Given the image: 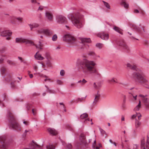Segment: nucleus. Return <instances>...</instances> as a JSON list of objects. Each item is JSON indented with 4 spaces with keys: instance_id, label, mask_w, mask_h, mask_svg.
Instances as JSON below:
<instances>
[{
    "instance_id": "3c124183",
    "label": "nucleus",
    "mask_w": 149,
    "mask_h": 149,
    "mask_svg": "<svg viewBox=\"0 0 149 149\" xmlns=\"http://www.w3.org/2000/svg\"><path fill=\"white\" fill-rule=\"evenodd\" d=\"M65 73V72L64 70H61L60 72V74L62 76H63L64 75Z\"/></svg>"
},
{
    "instance_id": "09e8293b",
    "label": "nucleus",
    "mask_w": 149,
    "mask_h": 149,
    "mask_svg": "<svg viewBox=\"0 0 149 149\" xmlns=\"http://www.w3.org/2000/svg\"><path fill=\"white\" fill-rule=\"evenodd\" d=\"M57 38V36L55 34L54 35L52 38V40L54 41H55L56 40Z\"/></svg>"
},
{
    "instance_id": "4d7b16f0",
    "label": "nucleus",
    "mask_w": 149,
    "mask_h": 149,
    "mask_svg": "<svg viewBox=\"0 0 149 149\" xmlns=\"http://www.w3.org/2000/svg\"><path fill=\"white\" fill-rule=\"evenodd\" d=\"M134 13H139V11L137 9H134Z\"/></svg>"
},
{
    "instance_id": "bb28decb",
    "label": "nucleus",
    "mask_w": 149,
    "mask_h": 149,
    "mask_svg": "<svg viewBox=\"0 0 149 149\" xmlns=\"http://www.w3.org/2000/svg\"><path fill=\"white\" fill-rule=\"evenodd\" d=\"M121 4L122 5L124 6L125 8H127L129 7V4L124 1H122Z\"/></svg>"
},
{
    "instance_id": "20e7f679",
    "label": "nucleus",
    "mask_w": 149,
    "mask_h": 149,
    "mask_svg": "<svg viewBox=\"0 0 149 149\" xmlns=\"http://www.w3.org/2000/svg\"><path fill=\"white\" fill-rule=\"evenodd\" d=\"M147 95L145 96L140 94L138 96L134 95L132 93H129V98L133 101H138L139 102H149V99L146 97Z\"/></svg>"
},
{
    "instance_id": "a18cd8bd",
    "label": "nucleus",
    "mask_w": 149,
    "mask_h": 149,
    "mask_svg": "<svg viewBox=\"0 0 149 149\" xmlns=\"http://www.w3.org/2000/svg\"><path fill=\"white\" fill-rule=\"evenodd\" d=\"M133 28L136 29L137 31H139V28L135 24H133L132 25Z\"/></svg>"
},
{
    "instance_id": "774afa93",
    "label": "nucleus",
    "mask_w": 149,
    "mask_h": 149,
    "mask_svg": "<svg viewBox=\"0 0 149 149\" xmlns=\"http://www.w3.org/2000/svg\"><path fill=\"white\" fill-rule=\"evenodd\" d=\"M3 59L2 58H0V64L2 63H3Z\"/></svg>"
},
{
    "instance_id": "6e6552de",
    "label": "nucleus",
    "mask_w": 149,
    "mask_h": 149,
    "mask_svg": "<svg viewBox=\"0 0 149 149\" xmlns=\"http://www.w3.org/2000/svg\"><path fill=\"white\" fill-rule=\"evenodd\" d=\"M1 72L3 77L5 78V80L7 81H9L11 80V77L10 74H6V69L4 67H2L1 69Z\"/></svg>"
},
{
    "instance_id": "37998d69",
    "label": "nucleus",
    "mask_w": 149,
    "mask_h": 149,
    "mask_svg": "<svg viewBox=\"0 0 149 149\" xmlns=\"http://www.w3.org/2000/svg\"><path fill=\"white\" fill-rule=\"evenodd\" d=\"M66 147L68 149H72V146L71 143H68L66 145Z\"/></svg>"
},
{
    "instance_id": "a878e982",
    "label": "nucleus",
    "mask_w": 149,
    "mask_h": 149,
    "mask_svg": "<svg viewBox=\"0 0 149 149\" xmlns=\"http://www.w3.org/2000/svg\"><path fill=\"white\" fill-rule=\"evenodd\" d=\"M99 130L102 136H104L105 138H107V136L105 131L102 129H101V128H99Z\"/></svg>"
},
{
    "instance_id": "79ce46f5",
    "label": "nucleus",
    "mask_w": 149,
    "mask_h": 149,
    "mask_svg": "<svg viewBox=\"0 0 149 149\" xmlns=\"http://www.w3.org/2000/svg\"><path fill=\"white\" fill-rule=\"evenodd\" d=\"M88 54L89 55L95 56V53L93 52H90L88 53Z\"/></svg>"
},
{
    "instance_id": "052dcab7",
    "label": "nucleus",
    "mask_w": 149,
    "mask_h": 149,
    "mask_svg": "<svg viewBox=\"0 0 149 149\" xmlns=\"http://www.w3.org/2000/svg\"><path fill=\"white\" fill-rule=\"evenodd\" d=\"M137 116V115H136V114L133 115L132 116V119H134V118H135Z\"/></svg>"
},
{
    "instance_id": "b1692460",
    "label": "nucleus",
    "mask_w": 149,
    "mask_h": 149,
    "mask_svg": "<svg viewBox=\"0 0 149 149\" xmlns=\"http://www.w3.org/2000/svg\"><path fill=\"white\" fill-rule=\"evenodd\" d=\"M145 137L142 136L141 139V147L142 148L144 147L145 144Z\"/></svg>"
},
{
    "instance_id": "f704fd0d",
    "label": "nucleus",
    "mask_w": 149,
    "mask_h": 149,
    "mask_svg": "<svg viewBox=\"0 0 149 149\" xmlns=\"http://www.w3.org/2000/svg\"><path fill=\"white\" fill-rule=\"evenodd\" d=\"M86 97V96H85V97H82L81 98H78L77 100H76V101H74V102H83L84 100H85Z\"/></svg>"
},
{
    "instance_id": "4c0bfd02",
    "label": "nucleus",
    "mask_w": 149,
    "mask_h": 149,
    "mask_svg": "<svg viewBox=\"0 0 149 149\" xmlns=\"http://www.w3.org/2000/svg\"><path fill=\"white\" fill-rule=\"evenodd\" d=\"M46 148L47 149H54L55 148V147L53 145H51L49 144L46 146Z\"/></svg>"
},
{
    "instance_id": "412c9836",
    "label": "nucleus",
    "mask_w": 149,
    "mask_h": 149,
    "mask_svg": "<svg viewBox=\"0 0 149 149\" xmlns=\"http://www.w3.org/2000/svg\"><path fill=\"white\" fill-rule=\"evenodd\" d=\"M53 32L49 29H45L44 34L47 36H51L53 34Z\"/></svg>"
},
{
    "instance_id": "f257e3e1",
    "label": "nucleus",
    "mask_w": 149,
    "mask_h": 149,
    "mask_svg": "<svg viewBox=\"0 0 149 149\" xmlns=\"http://www.w3.org/2000/svg\"><path fill=\"white\" fill-rule=\"evenodd\" d=\"M95 65L94 61H89L86 59H78L77 61V66L84 74L95 73L98 77H100V73L95 67Z\"/></svg>"
},
{
    "instance_id": "cd10ccee",
    "label": "nucleus",
    "mask_w": 149,
    "mask_h": 149,
    "mask_svg": "<svg viewBox=\"0 0 149 149\" xmlns=\"http://www.w3.org/2000/svg\"><path fill=\"white\" fill-rule=\"evenodd\" d=\"M141 122H140L137 120H136L135 122V126L136 129H137L141 125Z\"/></svg>"
},
{
    "instance_id": "4be33fe9",
    "label": "nucleus",
    "mask_w": 149,
    "mask_h": 149,
    "mask_svg": "<svg viewBox=\"0 0 149 149\" xmlns=\"http://www.w3.org/2000/svg\"><path fill=\"white\" fill-rule=\"evenodd\" d=\"M94 88L96 89H100L101 87V85L100 83L98 82L97 83H94L93 84Z\"/></svg>"
},
{
    "instance_id": "393cba45",
    "label": "nucleus",
    "mask_w": 149,
    "mask_h": 149,
    "mask_svg": "<svg viewBox=\"0 0 149 149\" xmlns=\"http://www.w3.org/2000/svg\"><path fill=\"white\" fill-rule=\"evenodd\" d=\"M113 29L114 30L118 32L121 35L123 34V33L122 32V30L119 27L117 26H115L114 27Z\"/></svg>"
},
{
    "instance_id": "5fc2aeb1",
    "label": "nucleus",
    "mask_w": 149,
    "mask_h": 149,
    "mask_svg": "<svg viewBox=\"0 0 149 149\" xmlns=\"http://www.w3.org/2000/svg\"><path fill=\"white\" fill-rule=\"evenodd\" d=\"M56 82L57 83V84L59 85H61L62 84V81L60 80H57L56 81Z\"/></svg>"
},
{
    "instance_id": "680f3d73",
    "label": "nucleus",
    "mask_w": 149,
    "mask_h": 149,
    "mask_svg": "<svg viewBox=\"0 0 149 149\" xmlns=\"http://www.w3.org/2000/svg\"><path fill=\"white\" fill-rule=\"evenodd\" d=\"M139 13L143 15H144L145 14V13L142 10H141L140 12H139Z\"/></svg>"
},
{
    "instance_id": "f8f14e48",
    "label": "nucleus",
    "mask_w": 149,
    "mask_h": 149,
    "mask_svg": "<svg viewBox=\"0 0 149 149\" xmlns=\"http://www.w3.org/2000/svg\"><path fill=\"white\" fill-rule=\"evenodd\" d=\"M81 41L82 43L84 44V45L85 48L88 49L89 47L87 43L90 42L91 40L89 38H82L81 39Z\"/></svg>"
},
{
    "instance_id": "e2e57ef3",
    "label": "nucleus",
    "mask_w": 149,
    "mask_h": 149,
    "mask_svg": "<svg viewBox=\"0 0 149 149\" xmlns=\"http://www.w3.org/2000/svg\"><path fill=\"white\" fill-rule=\"evenodd\" d=\"M40 95V94L37 93H34L33 94V95L34 96H38Z\"/></svg>"
},
{
    "instance_id": "c85d7f7f",
    "label": "nucleus",
    "mask_w": 149,
    "mask_h": 149,
    "mask_svg": "<svg viewBox=\"0 0 149 149\" xmlns=\"http://www.w3.org/2000/svg\"><path fill=\"white\" fill-rule=\"evenodd\" d=\"M141 103H139V104L137 105L134 109V110L135 111H138L141 108Z\"/></svg>"
},
{
    "instance_id": "69168bd1",
    "label": "nucleus",
    "mask_w": 149,
    "mask_h": 149,
    "mask_svg": "<svg viewBox=\"0 0 149 149\" xmlns=\"http://www.w3.org/2000/svg\"><path fill=\"white\" fill-rule=\"evenodd\" d=\"M23 123L26 125H27L29 124L28 122L26 121H24L23 122Z\"/></svg>"
},
{
    "instance_id": "a19ab883",
    "label": "nucleus",
    "mask_w": 149,
    "mask_h": 149,
    "mask_svg": "<svg viewBox=\"0 0 149 149\" xmlns=\"http://www.w3.org/2000/svg\"><path fill=\"white\" fill-rule=\"evenodd\" d=\"M117 80V79L115 78H113L112 79L109 80V81L110 82H113L116 83H117V82L116 81Z\"/></svg>"
},
{
    "instance_id": "7c9ffc66",
    "label": "nucleus",
    "mask_w": 149,
    "mask_h": 149,
    "mask_svg": "<svg viewBox=\"0 0 149 149\" xmlns=\"http://www.w3.org/2000/svg\"><path fill=\"white\" fill-rule=\"evenodd\" d=\"M13 19L14 20V22H15L16 20H18L19 21L21 22L23 18L21 17H13Z\"/></svg>"
},
{
    "instance_id": "c756f323",
    "label": "nucleus",
    "mask_w": 149,
    "mask_h": 149,
    "mask_svg": "<svg viewBox=\"0 0 149 149\" xmlns=\"http://www.w3.org/2000/svg\"><path fill=\"white\" fill-rule=\"evenodd\" d=\"M87 81L84 79H83L82 80H80L78 81V83H81V85H84L87 82Z\"/></svg>"
},
{
    "instance_id": "7ed1b4c3",
    "label": "nucleus",
    "mask_w": 149,
    "mask_h": 149,
    "mask_svg": "<svg viewBox=\"0 0 149 149\" xmlns=\"http://www.w3.org/2000/svg\"><path fill=\"white\" fill-rule=\"evenodd\" d=\"M6 118L9 123V127L10 129L15 130L17 131L21 130V127L17 122L13 114L9 110L7 111Z\"/></svg>"
},
{
    "instance_id": "5701e85b",
    "label": "nucleus",
    "mask_w": 149,
    "mask_h": 149,
    "mask_svg": "<svg viewBox=\"0 0 149 149\" xmlns=\"http://www.w3.org/2000/svg\"><path fill=\"white\" fill-rule=\"evenodd\" d=\"M29 25L30 27L31 30H32V29L34 28L38 27L39 26V24L36 23H34L32 24H29Z\"/></svg>"
},
{
    "instance_id": "1a4fd4ad",
    "label": "nucleus",
    "mask_w": 149,
    "mask_h": 149,
    "mask_svg": "<svg viewBox=\"0 0 149 149\" xmlns=\"http://www.w3.org/2000/svg\"><path fill=\"white\" fill-rule=\"evenodd\" d=\"M57 21L58 23L60 24H65L67 23V19L66 18L61 15H57L56 17Z\"/></svg>"
},
{
    "instance_id": "c9c22d12",
    "label": "nucleus",
    "mask_w": 149,
    "mask_h": 149,
    "mask_svg": "<svg viewBox=\"0 0 149 149\" xmlns=\"http://www.w3.org/2000/svg\"><path fill=\"white\" fill-rule=\"evenodd\" d=\"M128 141L127 140H125V143L124 145L128 149H130V144L128 142H128Z\"/></svg>"
},
{
    "instance_id": "6ab92c4d",
    "label": "nucleus",
    "mask_w": 149,
    "mask_h": 149,
    "mask_svg": "<svg viewBox=\"0 0 149 149\" xmlns=\"http://www.w3.org/2000/svg\"><path fill=\"white\" fill-rule=\"evenodd\" d=\"M32 42L33 43L29 44H31V45L35 46L37 49H42V47H43V45L40 41L39 42V44L38 45L35 44L33 41H32Z\"/></svg>"
},
{
    "instance_id": "2eb2a0df",
    "label": "nucleus",
    "mask_w": 149,
    "mask_h": 149,
    "mask_svg": "<svg viewBox=\"0 0 149 149\" xmlns=\"http://www.w3.org/2000/svg\"><path fill=\"white\" fill-rule=\"evenodd\" d=\"M45 17L49 21H52L53 19L52 14L50 12L47 11L45 12Z\"/></svg>"
},
{
    "instance_id": "49530a36",
    "label": "nucleus",
    "mask_w": 149,
    "mask_h": 149,
    "mask_svg": "<svg viewBox=\"0 0 149 149\" xmlns=\"http://www.w3.org/2000/svg\"><path fill=\"white\" fill-rule=\"evenodd\" d=\"M46 64V65L47 66H48V67H52V65L51 63L48 60L47 61Z\"/></svg>"
},
{
    "instance_id": "603ef678",
    "label": "nucleus",
    "mask_w": 149,
    "mask_h": 149,
    "mask_svg": "<svg viewBox=\"0 0 149 149\" xmlns=\"http://www.w3.org/2000/svg\"><path fill=\"white\" fill-rule=\"evenodd\" d=\"M31 105L29 104H28L26 106V108L28 110H29L30 108L31 107Z\"/></svg>"
},
{
    "instance_id": "423d86ee",
    "label": "nucleus",
    "mask_w": 149,
    "mask_h": 149,
    "mask_svg": "<svg viewBox=\"0 0 149 149\" xmlns=\"http://www.w3.org/2000/svg\"><path fill=\"white\" fill-rule=\"evenodd\" d=\"M9 143L7 142L6 136H0V147L1 149H7Z\"/></svg>"
},
{
    "instance_id": "6e6d98bb",
    "label": "nucleus",
    "mask_w": 149,
    "mask_h": 149,
    "mask_svg": "<svg viewBox=\"0 0 149 149\" xmlns=\"http://www.w3.org/2000/svg\"><path fill=\"white\" fill-rule=\"evenodd\" d=\"M44 7H43L42 6H40L39 7L38 10H42L43 9Z\"/></svg>"
},
{
    "instance_id": "aec40b11",
    "label": "nucleus",
    "mask_w": 149,
    "mask_h": 149,
    "mask_svg": "<svg viewBox=\"0 0 149 149\" xmlns=\"http://www.w3.org/2000/svg\"><path fill=\"white\" fill-rule=\"evenodd\" d=\"M38 52L35 55V58L38 60H43L44 59V58L40 54H38Z\"/></svg>"
},
{
    "instance_id": "bf43d9fd",
    "label": "nucleus",
    "mask_w": 149,
    "mask_h": 149,
    "mask_svg": "<svg viewBox=\"0 0 149 149\" xmlns=\"http://www.w3.org/2000/svg\"><path fill=\"white\" fill-rule=\"evenodd\" d=\"M96 144V140H95L94 141V144H93L92 147L93 149L95 148V145Z\"/></svg>"
},
{
    "instance_id": "de8ad7c7",
    "label": "nucleus",
    "mask_w": 149,
    "mask_h": 149,
    "mask_svg": "<svg viewBox=\"0 0 149 149\" xmlns=\"http://www.w3.org/2000/svg\"><path fill=\"white\" fill-rule=\"evenodd\" d=\"M38 75L40 77H45L46 78H47L48 77L44 75L43 74H41L39 72L37 73Z\"/></svg>"
},
{
    "instance_id": "58836bf2",
    "label": "nucleus",
    "mask_w": 149,
    "mask_h": 149,
    "mask_svg": "<svg viewBox=\"0 0 149 149\" xmlns=\"http://www.w3.org/2000/svg\"><path fill=\"white\" fill-rule=\"evenodd\" d=\"M103 45L102 43H97L96 45V47L99 48V49H101L103 47Z\"/></svg>"
},
{
    "instance_id": "8fccbe9b",
    "label": "nucleus",
    "mask_w": 149,
    "mask_h": 149,
    "mask_svg": "<svg viewBox=\"0 0 149 149\" xmlns=\"http://www.w3.org/2000/svg\"><path fill=\"white\" fill-rule=\"evenodd\" d=\"M80 145L81 144L80 143H77L75 145V146L76 147V148L77 149H80Z\"/></svg>"
},
{
    "instance_id": "864d4df0",
    "label": "nucleus",
    "mask_w": 149,
    "mask_h": 149,
    "mask_svg": "<svg viewBox=\"0 0 149 149\" xmlns=\"http://www.w3.org/2000/svg\"><path fill=\"white\" fill-rule=\"evenodd\" d=\"M136 115H137V116L138 117V119L139 120L140 119L141 117V114L140 113H136Z\"/></svg>"
},
{
    "instance_id": "e433bc0d",
    "label": "nucleus",
    "mask_w": 149,
    "mask_h": 149,
    "mask_svg": "<svg viewBox=\"0 0 149 149\" xmlns=\"http://www.w3.org/2000/svg\"><path fill=\"white\" fill-rule=\"evenodd\" d=\"M88 116V115L86 113H84L80 116V118L82 119H84Z\"/></svg>"
},
{
    "instance_id": "338daca9",
    "label": "nucleus",
    "mask_w": 149,
    "mask_h": 149,
    "mask_svg": "<svg viewBox=\"0 0 149 149\" xmlns=\"http://www.w3.org/2000/svg\"><path fill=\"white\" fill-rule=\"evenodd\" d=\"M35 111H36V109H33L32 110V112L33 113V115H35L36 113H35Z\"/></svg>"
},
{
    "instance_id": "4468645a",
    "label": "nucleus",
    "mask_w": 149,
    "mask_h": 149,
    "mask_svg": "<svg viewBox=\"0 0 149 149\" xmlns=\"http://www.w3.org/2000/svg\"><path fill=\"white\" fill-rule=\"evenodd\" d=\"M80 136L82 138V139H80L81 142L86 147H87L88 144L86 140L85 135L84 134H80Z\"/></svg>"
},
{
    "instance_id": "473e14b6",
    "label": "nucleus",
    "mask_w": 149,
    "mask_h": 149,
    "mask_svg": "<svg viewBox=\"0 0 149 149\" xmlns=\"http://www.w3.org/2000/svg\"><path fill=\"white\" fill-rule=\"evenodd\" d=\"M100 95L98 93L97 94V95L95 96L94 101L93 102H97L99 101V100L100 99Z\"/></svg>"
},
{
    "instance_id": "a211bd4d",
    "label": "nucleus",
    "mask_w": 149,
    "mask_h": 149,
    "mask_svg": "<svg viewBox=\"0 0 149 149\" xmlns=\"http://www.w3.org/2000/svg\"><path fill=\"white\" fill-rule=\"evenodd\" d=\"M48 131L50 134L52 135H56L58 134V132L55 129L49 128L48 129Z\"/></svg>"
},
{
    "instance_id": "9d476101",
    "label": "nucleus",
    "mask_w": 149,
    "mask_h": 149,
    "mask_svg": "<svg viewBox=\"0 0 149 149\" xmlns=\"http://www.w3.org/2000/svg\"><path fill=\"white\" fill-rule=\"evenodd\" d=\"M118 44L126 52H128L129 50V48L124 41L123 40H120L118 42Z\"/></svg>"
},
{
    "instance_id": "f3484780",
    "label": "nucleus",
    "mask_w": 149,
    "mask_h": 149,
    "mask_svg": "<svg viewBox=\"0 0 149 149\" xmlns=\"http://www.w3.org/2000/svg\"><path fill=\"white\" fill-rule=\"evenodd\" d=\"M100 37L102 39L105 40H107L109 39V34L104 32L101 33L100 34Z\"/></svg>"
},
{
    "instance_id": "9b49d317",
    "label": "nucleus",
    "mask_w": 149,
    "mask_h": 149,
    "mask_svg": "<svg viewBox=\"0 0 149 149\" xmlns=\"http://www.w3.org/2000/svg\"><path fill=\"white\" fill-rule=\"evenodd\" d=\"M15 42L17 43H25L26 44L33 43L31 40L23 39L22 38H16L15 39Z\"/></svg>"
},
{
    "instance_id": "dca6fc26",
    "label": "nucleus",
    "mask_w": 149,
    "mask_h": 149,
    "mask_svg": "<svg viewBox=\"0 0 149 149\" xmlns=\"http://www.w3.org/2000/svg\"><path fill=\"white\" fill-rule=\"evenodd\" d=\"M12 32L9 30H5L1 33V35L3 36H10L12 35Z\"/></svg>"
},
{
    "instance_id": "39448f33",
    "label": "nucleus",
    "mask_w": 149,
    "mask_h": 149,
    "mask_svg": "<svg viewBox=\"0 0 149 149\" xmlns=\"http://www.w3.org/2000/svg\"><path fill=\"white\" fill-rule=\"evenodd\" d=\"M82 17V15L79 13L71 15V18L72 22L78 28H80L83 26L81 20Z\"/></svg>"
},
{
    "instance_id": "ddd939ff",
    "label": "nucleus",
    "mask_w": 149,
    "mask_h": 149,
    "mask_svg": "<svg viewBox=\"0 0 149 149\" xmlns=\"http://www.w3.org/2000/svg\"><path fill=\"white\" fill-rule=\"evenodd\" d=\"M33 143L29 145V148L28 149H42V147L38 145L33 141H32Z\"/></svg>"
},
{
    "instance_id": "ea45409f",
    "label": "nucleus",
    "mask_w": 149,
    "mask_h": 149,
    "mask_svg": "<svg viewBox=\"0 0 149 149\" xmlns=\"http://www.w3.org/2000/svg\"><path fill=\"white\" fill-rule=\"evenodd\" d=\"M7 63L11 65H15V63L13 61L11 60H8L7 61Z\"/></svg>"
},
{
    "instance_id": "2f4dec72",
    "label": "nucleus",
    "mask_w": 149,
    "mask_h": 149,
    "mask_svg": "<svg viewBox=\"0 0 149 149\" xmlns=\"http://www.w3.org/2000/svg\"><path fill=\"white\" fill-rule=\"evenodd\" d=\"M45 29H41L37 31V33L38 34H44Z\"/></svg>"
},
{
    "instance_id": "72a5a7b5",
    "label": "nucleus",
    "mask_w": 149,
    "mask_h": 149,
    "mask_svg": "<svg viewBox=\"0 0 149 149\" xmlns=\"http://www.w3.org/2000/svg\"><path fill=\"white\" fill-rule=\"evenodd\" d=\"M102 2L103 3L104 6L108 9H110V6L109 4L104 1H103Z\"/></svg>"
},
{
    "instance_id": "13d9d810",
    "label": "nucleus",
    "mask_w": 149,
    "mask_h": 149,
    "mask_svg": "<svg viewBox=\"0 0 149 149\" xmlns=\"http://www.w3.org/2000/svg\"><path fill=\"white\" fill-rule=\"evenodd\" d=\"M145 105L147 108H149V103H145Z\"/></svg>"
},
{
    "instance_id": "0eeeda50",
    "label": "nucleus",
    "mask_w": 149,
    "mask_h": 149,
    "mask_svg": "<svg viewBox=\"0 0 149 149\" xmlns=\"http://www.w3.org/2000/svg\"><path fill=\"white\" fill-rule=\"evenodd\" d=\"M75 38L70 34H66L63 37V40L64 41L69 42V43L73 44L75 41Z\"/></svg>"
},
{
    "instance_id": "0e129e2a",
    "label": "nucleus",
    "mask_w": 149,
    "mask_h": 149,
    "mask_svg": "<svg viewBox=\"0 0 149 149\" xmlns=\"http://www.w3.org/2000/svg\"><path fill=\"white\" fill-rule=\"evenodd\" d=\"M134 145L136 147L135 148L134 147L133 149H138V146L136 144H135Z\"/></svg>"
},
{
    "instance_id": "f03ea898",
    "label": "nucleus",
    "mask_w": 149,
    "mask_h": 149,
    "mask_svg": "<svg viewBox=\"0 0 149 149\" xmlns=\"http://www.w3.org/2000/svg\"><path fill=\"white\" fill-rule=\"evenodd\" d=\"M127 67L135 71L133 73L132 77L136 82L141 84H147L149 82L145 78V75L144 72L139 68H137L136 66L134 65H131L128 63Z\"/></svg>"
},
{
    "instance_id": "c03bdc74",
    "label": "nucleus",
    "mask_w": 149,
    "mask_h": 149,
    "mask_svg": "<svg viewBox=\"0 0 149 149\" xmlns=\"http://www.w3.org/2000/svg\"><path fill=\"white\" fill-rule=\"evenodd\" d=\"M45 87H46V88L48 91L50 93H54V91L50 89L46 85H45Z\"/></svg>"
}]
</instances>
